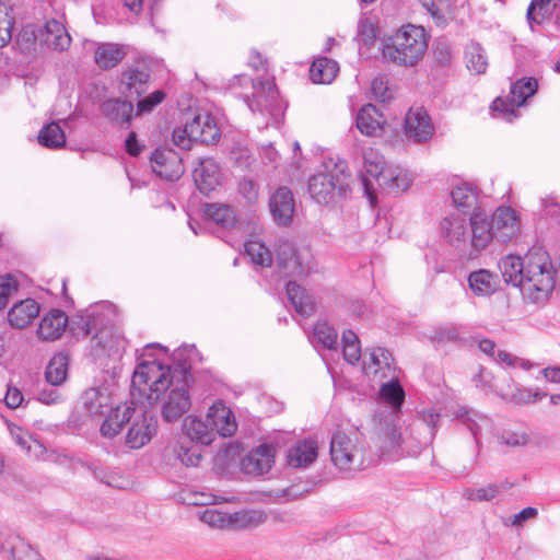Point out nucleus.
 Instances as JSON below:
<instances>
[{
    "label": "nucleus",
    "mask_w": 560,
    "mask_h": 560,
    "mask_svg": "<svg viewBox=\"0 0 560 560\" xmlns=\"http://www.w3.org/2000/svg\"><path fill=\"white\" fill-rule=\"evenodd\" d=\"M384 124L383 115L373 104H365L357 114V128L366 137L380 136L384 129Z\"/></svg>",
    "instance_id": "obj_25"
},
{
    "label": "nucleus",
    "mask_w": 560,
    "mask_h": 560,
    "mask_svg": "<svg viewBox=\"0 0 560 560\" xmlns=\"http://www.w3.org/2000/svg\"><path fill=\"white\" fill-rule=\"evenodd\" d=\"M363 440L357 432L337 431L330 440L332 464L340 470H360L365 464Z\"/></svg>",
    "instance_id": "obj_6"
},
{
    "label": "nucleus",
    "mask_w": 560,
    "mask_h": 560,
    "mask_svg": "<svg viewBox=\"0 0 560 560\" xmlns=\"http://www.w3.org/2000/svg\"><path fill=\"white\" fill-rule=\"evenodd\" d=\"M375 434L377 444L383 453L400 450L402 433L397 429V416L393 411H382L376 415Z\"/></svg>",
    "instance_id": "obj_10"
},
{
    "label": "nucleus",
    "mask_w": 560,
    "mask_h": 560,
    "mask_svg": "<svg viewBox=\"0 0 560 560\" xmlns=\"http://www.w3.org/2000/svg\"><path fill=\"white\" fill-rule=\"evenodd\" d=\"M556 287V268L549 254L534 247L525 255L524 278L521 292L533 303L546 302Z\"/></svg>",
    "instance_id": "obj_2"
},
{
    "label": "nucleus",
    "mask_w": 560,
    "mask_h": 560,
    "mask_svg": "<svg viewBox=\"0 0 560 560\" xmlns=\"http://www.w3.org/2000/svg\"><path fill=\"white\" fill-rule=\"evenodd\" d=\"M183 430L185 434L190 439L198 441L205 445L212 442V429L208 423L196 417H187L184 420Z\"/></svg>",
    "instance_id": "obj_41"
},
{
    "label": "nucleus",
    "mask_w": 560,
    "mask_h": 560,
    "mask_svg": "<svg viewBox=\"0 0 560 560\" xmlns=\"http://www.w3.org/2000/svg\"><path fill=\"white\" fill-rule=\"evenodd\" d=\"M165 93L161 90H156L149 94L147 97L140 100L137 104V115H143L151 113L158 105H160L164 98Z\"/></svg>",
    "instance_id": "obj_58"
},
{
    "label": "nucleus",
    "mask_w": 560,
    "mask_h": 560,
    "mask_svg": "<svg viewBox=\"0 0 560 560\" xmlns=\"http://www.w3.org/2000/svg\"><path fill=\"white\" fill-rule=\"evenodd\" d=\"M12 26L13 19L8 14L7 8L0 3V48L10 42Z\"/></svg>",
    "instance_id": "obj_60"
},
{
    "label": "nucleus",
    "mask_w": 560,
    "mask_h": 560,
    "mask_svg": "<svg viewBox=\"0 0 560 560\" xmlns=\"http://www.w3.org/2000/svg\"><path fill=\"white\" fill-rule=\"evenodd\" d=\"M269 208L277 224L288 225L292 221L295 208L292 191L287 187L278 188L270 197Z\"/></svg>",
    "instance_id": "obj_19"
},
{
    "label": "nucleus",
    "mask_w": 560,
    "mask_h": 560,
    "mask_svg": "<svg viewBox=\"0 0 560 560\" xmlns=\"http://www.w3.org/2000/svg\"><path fill=\"white\" fill-rule=\"evenodd\" d=\"M198 122H190V137L196 138L201 143H214L220 139V129L212 116L205 114V122L202 125V131H196Z\"/></svg>",
    "instance_id": "obj_48"
},
{
    "label": "nucleus",
    "mask_w": 560,
    "mask_h": 560,
    "mask_svg": "<svg viewBox=\"0 0 560 560\" xmlns=\"http://www.w3.org/2000/svg\"><path fill=\"white\" fill-rule=\"evenodd\" d=\"M190 122H187L184 127H177L173 130L172 139L176 147L183 150H190L194 142H197L196 138L190 137Z\"/></svg>",
    "instance_id": "obj_57"
},
{
    "label": "nucleus",
    "mask_w": 560,
    "mask_h": 560,
    "mask_svg": "<svg viewBox=\"0 0 560 560\" xmlns=\"http://www.w3.org/2000/svg\"><path fill=\"white\" fill-rule=\"evenodd\" d=\"M197 355L195 346L177 349L173 354L174 365H164L158 360L139 363L131 380V404L143 405L144 408L155 405L163 390H167L179 373V364H191Z\"/></svg>",
    "instance_id": "obj_1"
},
{
    "label": "nucleus",
    "mask_w": 560,
    "mask_h": 560,
    "mask_svg": "<svg viewBox=\"0 0 560 560\" xmlns=\"http://www.w3.org/2000/svg\"><path fill=\"white\" fill-rule=\"evenodd\" d=\"M276 258L279 267L288 277L304 276L308 271L296 254L294 245L289 241H279L276 247Z\"/></svg>",
    "instance_id": "obj_20"
},
{
    "label": "nucleus",
    "mask_w": 560,
    "mask_h": 560,
    "mask_svg": "<svg viewBox=\"0 0 560 560\" xmlns=\"http://www.w3.org/2000/svg\"><path fill=\"white\" fill-rule=\"evenodd\" d=\"M38 142L49 149H59L66 144V136L59 124L50 122L40 129Z\"/></svg>",
    "instance_id": "obj_47"
},
{
    "label": "nucleus",
    "mask_w": 560,
    "mask_h": 560,
    "mask_svg": "<svg viewBox=\"0 0 560 560\" xmlns=\"http://www.w3.org/2000/svg\"><path fill=\"white\" fill-rule=\"evenodd\" d=\"M102 114L113 122L122 124L131 119L133 105L130 101L112 98L102 103Z\"/></svg>",
    "instance_id": "obj_36"
},
{
    "label": "nucleus",
    "mask_w": 560,
    "mask_h": 560,
    "mask_svg": "<svg viewBox=\"0 0 560 560\" xmlns=\"http://www.w3.org/2000/svg\"><path fill=\"white\" fill-rule=\"evenodd\" d=\"M254 92L252 97L245 96V102L252 112L268 113L275 115L279 106V95L275 81L266 77L259 80H253Z\"/></svg>",
    "instance_id": "obj_9"
},
{
    "label": "nucleus",
    "mask_w": 560,
    "mask_h": 560,
    "mask_svg": "<svg viewBox=\"0 0 560 560\" xmlns=\"http://www.w3.org/2000/svg\"><path fill=\"white\" fill-rule=\"evenodd\" d=\"M440 420V413L433 409L423 410L419 413V419L413 421L415 423H422V431L425 434L433 432L435 434L438 423Z\"/></svg>",
    "instance_id": "obj_63"
},
{
    "label": "nucleus",
    "mask_w": 560,
    "mask_h": 560,
    "mask_svg": "<svg viewBox=\"0 0 560 560\" xmlns=\"http://www.w3.org/2000/svg\"><path fill=\"white\" fill-rule=\"evenodd\" d=\"M124 47L118 44H100L94 52V60L102 69L116 67L125 57Z\"/></svg>",
    "instance_id": "obj_38"
},
{
    "label": "nucleus",
    "mask_w": 560,
    "mask_h": 560,
    "mask_svg": "<svg viewBox=\"0 0 560 560\" xmlns=\"http://www.w3.org/2000/svg\"><path fill=\"white\" fill-rule=\"evenodd\" d=\"M39 39L50 49L62 51L70 46L71 37L63 24L57 20L47 21L38 32Z\"/></svg>",
    "instance_id": "obj_26"
},
{
    "label": "nucleus",
    "mask_w": 560,
    "mask_h": 560,
    "mask_svg": "<svg viewBox=\"0 0 560 560\" xmlns=\"http://www.w3.org/2000/svg\"><path fill=\"white\" fill-rule=\"evenodd\" d=\"M405 132L415 142H425L431 139L434 127L431 118L423 107H412L405 118Z\"/></svg>",
    "instance_id": "obj_15"
},
{
    "label": "nucleus",
    "mask_w": 560,
    "mask_h": 560,
    "mask_svg": "<svg viewBox=\"0 0 560 560\" xmlns=\"http://www.w3.org/2000/svg\"><path fill=\"white\" fill-rule=\"evenodd\" d=\"M194 180L202 194H209L221 184L222 174L218 163L211 158H203L192 172Z\"/></svg>",
    "instance_id": "obj_18"
},
{
    "label": "nucleus",
    "mask_w": 560,
    "mask_h": 560,
    "mask_svg": "<svg viewBox=\"0 0 560 560\" xmlns=\"http://www.w3.org/2000/svg\"><path fill=\"white\" fill-rule=\"evenodd\" d=\"M371 92L375 100L380 102H387L393 97V90L389 86L387 75L381 74L374 78L371 84Z\"/></svg>",
    "instance_id": "obj_56"
},
{
    "label": "nucleus",
    "mask_w": 560,
    "mask_h": 560,
    "mask_svg": "<svg viewBox=\"0 0 560 560\" xmlns=\"http://www.w3.org/2000/svg\"><path fill=\"white\" fill-rule=\"evenodd\" d=\"M433 439V432L425 434L422 431V423L412 422L402 433L400 451L409 456H416Z\"/></svg>",
    "instance_id": "obj_27"
},
{
    "label": "nucleus",
    "mask_w": 560,
    "mask_h": 560,
    "mask_svg": "<svg viewBox=\"0 0 560 560\" xmlns=\"http://www.w3.org/2000/svg\"><path fill=\"white\" fill-rule=\"evenodd\" d=\"M314 338L327 349H336L338 343L337 331L326 322H319L315 325Z\"/></svg>",
    "instance_id": "obj_52"
},
{
    "label": "nucleus",
    "mask_w": 560,
    "mask_h": 560,
    "mask_svg": "<svg viewBox=\"0 0 560 560\" xmlns=\"http://www.w3.org/2000/svg\"><path fill=\"white\" fill-rule=\"evenodd\" d=\"M427 48L424 28L409 24L384 40L382 55L397 66L413 67L423 58Z\"/></svg>",
    "instance_id": "obj_3"
},
{
    "label": "nucleus",
    "mask_w": 560,
    "mask_h": 560,
    "mask_svg": "<svg viewBox=\"0 0 560 560\" xmlns=\"http://www.w3.org/2000/svg\"><path fill=\"white\" fill-rule=\"evenodd\" d=\"M150 73L145 68L128 67L120 77L119 91L126 98L140 97L149 89Z\"/></svg>",
    "instance_id": "obj_16"
},
{
    "label": "nucleus",
    "mask_w": 560,
    "mask_h": 560,
    "mask_svg": "<svg viewBox=\"0 0 560 560\" xmlns=\"http://www.w3.org/2000/svg\"><path fill=\"white\" fill-rule=\"evenodd\" d=\"M177 458L186 466H197L201 458L197 450L185 445H179L177 451Z\"/></svg>",
    "instance_id": "obj_64"
},
{
    "label": "nucleus",
    "mask_w": 560,
    "mask_h": 560,
    "mask_svg": "<svg viewBox=\"0 0 560 560\" xmlns=\"http://www.w3.org/2000/svg\"><path fill=\"white\" fill-rule=\"evenodd\" d=\"M467 69L476 74H482L488 68V57L485 49L478 43H470L465 49Z\"/></svg>",
    "instance_id": "obj_44"
},
{
    "label": "nucleus",
    "mask_w": 560,
    "mask_h": 560,
    "mask_svg": "<svg viewBox=\"0 0 560 560\" xmlns=\"http://www.w3.org/2000/svg\"><path fill=\"white\" fill-rule=\"evenodd\" d=\"M380 396L392 406V411L396 415L405 399V392L399 384L398 374L387 377L386 382L382 383Z\"/></svg>",
    "instance_id": "obj_40"
},
{
    "label": "nucleus",
    "mask_w": 560,
    "mask_h": 560,
    "mask_svg": "<svg viewBox=\"0 0 560 560\" xmlns=\"http://www.w3.org/2000/svg\"><path fill=\"white\" fill-rule=\"evenodd\" d=\"M245 252L252 261L261 267H268L272 262V254L265 244L258 241H249L245 244Z\"/></svg>",
    "instance_id": "obj_49"
},
{
    "label": "nucleus",
    "mask_w": 560,
    "mask_h": 560,
    "mask_svg": "<svg viewBox=\"0 0 560 560\" xmlns=\"http://www.w3.org/2000/svg\"><path fill=\"white\" fill-rule=\"evenodd\" d=\"M455 417L460 420L474 435L476 443H478V434L482 428L490 424V420L485 415L466 407H459L455 412Z\"/></svg>",
    "instance_id": "obj_42"
},
{
    "label": "nucleus",
    "mask_w": 560,
    "mask_h": 560,
    "mask_svg": "<svg viewBox=\"0 0 560 560\" xmlns=\"http://www.w3.org/2000/svg\"><path fill=\"white\" fill-rule=\"evenodd\" d=\"M141 406V416L137 417L126 435V444L130 448H140L148 444L156 434L158 421Z\"/></svg>",
    "instance_id": "obj_14"
},
{
    "label": "nucleus",
    "mask_w": 560,
    "mask_h": 560,
    "mask_svg": "<svg viewBox=\"0 0 560 560\" xmlns=\"http://www.w3.org/2000/svg\"><path fill=\"white\" fill-rule=\"evenodd\" d=\"M468 284L475 295L490 296L498 290L500 281L495 273L479 269L469 273Z\"/></svg>",
    "instance_id": "obj_30"
},
{
    "label": "nucleus",
    "mask_w": 560,
    "mask_h": 560,
    "mask_svg": "<svg viewBox=\"0 0 560 560\" xmlns=\"http://www.w3.org/2000/svg\"><path fill=\"white\" fill-rule=\"evenodd\" d=\"M513 487V483L504 480L501 482H491L480 488H465L463 498L475 502H490L500 497V494Z\"/></svg>",
    "instance_id": "obj_33"
},
{
    "label": "nucleus",
    "mask_w": 560,
    "mask_h": 560,
    "mask_svg": "<svg viewBox=\"0 0 560 560\" xmlns=\"http://www.w3.org/2000/svg\"><path fill=\"white\" fill-rule=\"evenodd\" d=\"M109 395L106 388L92 387L81 395V405L86 415L90 417H100L109 406Z\"/></svg>",
    "instance_id": "obj_31"
},
{
    "label": "nucleus",
    "mask_w": 560,
    "mask_h": 560,
    "mask_svg": "<svg viewBox=\"0 0 560 560\" xmlns=\"http://www.w3.org/2000/svg\"><path fill=\"white\" fill-rule=\"evenodd\" d=\"M18 291L16 281L10 276H0V311L3 310L10 298Z\"/></svg>",
    "instance_id": "obj_59"
},
{
    "label": "nucleus",
    "mask_w": 560,
    "mask_h": 560,
    "mask_svg": "<svg viewBox=\"0 0 560 560\" xmlns=\"http://www.w3.org/2000/svg\"><path fill=\"white\" fill-rule=\"evenodd\" d=\"M346 162L323 165V170L308 179L311 197L318 203H329L336 196L346 192L349 188V174L346 172Z\"/></svg>",
    "instance_id": "obj_4"
},
{
    "label": "nucleus",
    "mask_w": 560,
    "mask_h": 560,
    "mask_svg": "<svg viewBox=\"0 0 560 560\" xmlns=\"http://www.w3.org/2000/svg\"><path fill=\"white\" fill-rule=\"evenodd\" d=\"M205 214L214 223L229 229L236 224V214L232 207L220 203H210L205 208Z\"/></svg>",
    "instance_id": "obj_45"
},
{
    "label": "nucleus",
    "mask_w": 560,
    "mask_h": 560,
    "mask_svg": "<svg viewBox=\"0 0 560 560\" xmlns=\"http://www.w3.org/2000/svg\"><path fill=\"white\" fill-rule=\"evenodd\" d=\"M363 159L368 175L374 177L381 187L392 191H405L410 187V174L400 166H386L383 156L377 152H364Z\"/></svg>",
    "instance_id": "obj_7"
},
{
    "label": "nucleus",
    "mask_w": 560,
    "mask_h": 560,
    "mask_svg": "<svg viewBox=\"0 0 560 560\" xmlns=\"http://www.w3.org/2000/svg\"><path fill=\"white\" fill-rule=\"evenodd\" d=\"M318 457V443L314 439H305L293 444L287 454V462L293 468H308Z\"/></svg>",
    "instance_id": "obj_22"
},
{
    "label": "nucleus",
    "mask_w": 560,
    "mask_h": 560,
    "mask_svg": "<svg viewBox=\"0 0 560 560\" xmlns=\"http://www.w3.org/2000/svg\"><path fill=\"white\" fill-rule=\"evenodd\" d=\"M207 421L209 422L212 431L215 430L224 438L232 436L237 430L236 420L232 410L222 401H217L210 407L207 415Z\"/></svg>",
    "instance_id": "obj_21"
},
{
    "label": "nucleus",
    "mask_w": 560,
    "mask_h": 560,
    "mask_svg": "<svg viewBox=\"0 0 560 560\" xmlns=\"http://www.w3.org/2000/svg\"><path fill=\"white\" fill-rule=\"evenodd\" d=\"M547 394L539 390H533L532 388H516L515 392H506L503 396L517 404H529L533 401L541 400Z\"/></svg>",
    "instance_id": "obj_54"
},
{
    "label": "nucleus",
    "mask_w": 560,
    "mask_h": 560,
    "mask_svg": "<svg viewBox=\"0 0 560 560\" xmlns=\"http://www.w3.org/2000/svg\"><path fill=\"white\" fill-rule=\"evenodd\" d=\"M493 238L494 233L490 222L479 214H471L468 246L475 252H481Z\"/></svg>",
    "instance_id": "obj_29"
},
{
    "label": "nucleus",
    "mask_w": 560,
    "mask_h": 560,
    "mask_svg": "<svg viewBox=\"0 0 560 560\" xmlns=\"http://www.w3.org/2000/svg\"><path fill=\"white\" fill-rule=\"evenodd\" d=\"M287 295L294 310L303 317L311 316L315 311L314 298L294 281L287 283Z\"/></svg>",
    "instance_id": "obj_34"
},
{
    "label": "nucleus",
    "mask_w": 560,
    "mask_h": 560,
    "mask_svg": "<svg viewBox=\"0 0 560 560\" xmlns=\"http://www.w3.org/2000/svg\"><path fill=\"white\" fill-rule=\"evenodd\" d=\"M267 521V515L260 510H240L231 513L230 529H254Z\"/></svg>",
    "instance_id": "obj_37"
},
{
    "label": "nucleus",
    "mask_w": 560,
    "mask_h": 560,
    "mask_svg": "<svg viewBox=\"0 0 560 560\" xmlns=\"http://www.w3.org/2000/svg\"><path fill=\"white\" fill-rule=\"evenodd\" d=\"M491 228L494 238L505 243L514 237L520 229L515 211L510 207H499L491 217Z\"/></svg>",
    "instance_id": "obj_17"
},
{
    "label": "nucleus",
    "mask_w": 560,
    "mask_h": 560,
    "mask_svg": "<svg viewBox=\"0 0 560 560\" xmlns=\"http://www.w3.org/2000/svg\"><path fill=\"white\" fill-rule=\"evenodd\" d=\"M192 376L190 364H179V373L175 374L172 385L163 390L161 400V415L166 422H174L180 419L191 407L189 387Z\"/></svg>",
    "instance_id": "obj_5"
},
{
    "label": "nucleus",
    "mask_w": 560,
    "mask_h": 560,
    "mask_svg": "<svg viewBox=\"0 0 560 560\" xmlns=\"http://www.w3.org/2000/svg\"><path fill=\"white\" fill-rule=\"evenodd\" d=\"M68 326V316L59 310H52L44 315L37 328V337L43 341L59 339Z\"/></svg>",
    "instance_id": "obj_23"
},
{
    "label": "nucleus",
    "mask_w": 560,
    "mask_h": 560,
    "mask_svg": "<svg viewBox=\"0 0 560 560\" xmlns=\"http://www.w3.org/2000/svg\"><path fill=\"white\" fill-rule=\"evenodd\" d=\"M68 358L66 354L59 353L49 361L45 376L50 385L57 386L62 384L67 378Z\"/></svg>",
    "instance_id": "obj_46"
},
{
    "label": "nucleus",
    "mask_w": 560,
    "mask_h": 560,
    "mask_svg": "<svg viewBox=\"0 0 560 560\" xmlns=\"http://www.w3.org/2000/svg\"><path fill=\"white\" fill-rule=\"evenodd\" d=\"M451 195L455 207L464 214L468 213L477 205V191L470 184L456 186Z\"/></svg>",
    "instance_id": "obj_43"
},
{
    "label": "nucleus",
    "mask_w": 560,
    "mask_h": 560,
    "mask_svg": "<svg viewBox=\"0 0 560 560\" xmlns=\"http://www.w3.org/2000/svg\"><path fill=\"white\" fill-rule=\"evenodd\" d=\"M499 268L506 283H512L521 289L525 270V256L508 255L499 261Z\"/></svg>",
    "instance_id": "obj_35"
},
{
    "label": "nucleus",
    "mask_w": 560,
    "mask_h": 560,
    "mask_svg": "<svg viewBox=\"0 0 560 560\" xmlns=\"http://www.w3.org/2000/svg\"><path fill=\"white\" fill-rule=\"evenodd\" d=\"M231 513L215 508L206 509L200 514V521L217 529H230Z\"/></svg>",
    "instance_id": "obj_50"
},
{
    "label": "nucleus",
    "mask_w": 560,
    "mask_h": 560,
    "mask_svg": "<svg viewBox=\"0 0 560 560\" xmlns=\"http://www.w3.org/2000/svg\"><path fill=\"white\" fill-rule=\"evenodd\" d=\"M137 404H122L112 409L101 425V433L104 438L112 439L122 429L124 424L129 422L136 412Z\"/></svg>",
    "instance_id": "obj_24"
},
{
    "label": "nucleus",
    "mask_w": 560,
    "mask_h": 560,
    "mask_svg": "<svg viewBox=\"0 0 560 560\" xmlns=\"http://www.w3.org/2000/svg\"><path fill=\"white\" fill-rule=\"evenodd\" d=\"M538 88L535 78H523L512 83L510 94L506 100L495 98L492 104L494 110H499L504 115L508 121H513L516 118L515 107H520L532 97Z\"/></svg>",
    "instance_id": "obj_8"
},
{
    "label": "nucleus",
    "mask_w": 560,
    "mask_h": 560,
    "mask_svg": "<svg viewBox=\"0 0 560 560\" xmlns=\"http://www.w3.org/2000/svg\"><path fill=\"white\" fill-rule=\"evenodd\" d=\"M342 353L350 364L357 363L361 358L360 341L352 330H346L342 334Z\"/></svg>",
    "instance_id": "obj_51"
},
{
    "label": "nucleus",
    "mask_w": 560,
    "mask_h": 560,
    "mask_svg": "<svg viewBox=\"0 0 560 560\" xmlns=\"http://www.w3.org/2000/svg\"><path fill=\"white\" fill-rule=\"evenodd\" d=\"M339 66L337 61L322 57L313 61L310 68V77L314 83H330L337 75Z\"/></svg>",
    "instance_id": "obj_39"
},
{
    "label": "nucleus",
    "mask_w": 560,
    "mask_h": 560,
    "mask_svg": "<svg viewBox=\"0 0 560 560\" xmlns=\"http://www.w3.org/2000/svg\"><path fill=\"white\" fill-rule=\"evenodd\" d=\"M551 0H533L527 9V20L530 24H541L551 14Z\"/></svg>",
    "instance_id": "obj_53"
},
{
    "label": "nucleus",
    "mask_w": 560,
    "mask_h": 560,
    "mask_svg": "<svg viewBox=\"0 0 560 560\" xmlns=\"http://www.w3.org/2000/svg\"><path fill=\"white\" fill-rule=\"evenodd\" d=\"M13 560H46L36 549L22 539H18L11 547Z\"/></svg>",
    "instance_id": "obj_55"
},
{
    "label": "nucleus",
    "mask_w": 560,
    "mask_h": 560,
    "mask_svg": "<svg viewBox=\"0 0 560 560\" xmlns=\"http://www.w3.org/2000/svg\"><path fill=\"white\" fill-rule=\"evenodd\" d=\"M272 457L271 448L268 445H260L242 459V470L248 475H262L271 468Z\"/></svg>",
    "instance_id": "obj_28"
},
{
    "label": "nucleus",
    "mask_w": 560,
    "mask_h": 560,
    "mask_svg": "<svg viewBox=\"0 0 560 560\" xmlns=\"http://www.w3.org/2000/svg\"><path fill=\"white\" fill-rule=\"evenodd\" d=\"M470 217L452 213L441 221L440 228L443 238L447 244L459 249H465L469 241Z\"/></svg>",
    "instance_id": "obj_13"
},
{
    "label": "nucleus",
    "mask_w": 560,
    "mask_h": 560,
    "mask_svg": "<svg viewBox=\"0 0 560 560\" xmlns=\"http://www.w3.org/2000/svg\"><path fill=\"white\" fill-rule=\"evenodd\" d=\"M238 192L248 203H255L258 200L259 186L250 178H243L238 182Z\"/></svg>",
    "instance_id": "obj_62"
},
{
    "label": "nucleus",
    "mask_w": 560,
    "mask_h": 560,
    "mask_svg": "<svg viewBox=\"0 0 560 560\" xmlns=\"http://www.w3.org/2000/svg\"><path fill=\"white\" fill-rule=\"evenodd\" d=\"M153 172L166 180H177L184 174L182 158L168 148L156 149L150 158Z\"/></svg>",
    "instance_id": "obj_11"
},
{
    "label": "nucleus",
    "mask_w": 560,
    "mask_h": 560,
    "mask_svg": "<svg viewBox=\"0 0 560 560\" xmlns=\"http://www.w3.org/2000/svg\"><path fill=\"white\" fill-rule=\"evenodd\" d=\"M433 57L441 66H448L453 58L451 45L444 39H438L433 46Z\"/></svg>",
    "instance_id": "obj_61"
},
{
    "label": "nucleus",
    "mask_w": 560,
    "mask_h": 560,
    "mask_svg": "<svg viewBox=\"0 0 560 560\" xmlns=\"http://www.w3.org/2000/svg\"><path fill=\"white\" fill-rule=\"evenodd\" d=\"M39 314V305L33 299L23 300L12 306L8 320L12 327L24 328Z\"/></svg>",
    "instance_id": "obj_32"
},
{
    "label": "nucleus",
    "mask_w": 560,
    "mask_h": 560,
    "mask_svg": "<svg viewBox=\"0 0 560 560\" xmlns=\"http://www.w3.org/2000/svg\"><path fill=\"white\" fill-rule=\"evenodd\" d=\"M363 371L372 381L380 383L397 374L392 354L382 347H375L370 351L369 358L363 362Z\"/></svg>",
    "instance_id": "obj_12"
}]
</instances>
